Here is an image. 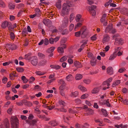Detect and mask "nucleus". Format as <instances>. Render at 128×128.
<instances>
[{"mask_svg": "<svg viewBox=\"0 0 128 128\" xmlns=\"http://www.w3.org/2000/svg\"><path fill=\"white\" fill-rule=\"evenodd\" d=\"M81 32H82L81 34V36L82 38L86 37L88 34V32L86 30V27H84L82 28L80 30V31L78 32H75V36L77 37L79 36L80 34H81Z\"/></svg>", "mask_w": 128, "mask_h": 128, "instance_id": "nucleus-1", "label": "nucleus"}, {"mask_svg": "<svg viewBox=\"0 0 128 128\" xmlns=\"http://www.w3.org/2000/svg\"><path fill=\"white\" fill-rule=\"evenodd\" d=\"M10 122L12 128H18V120L16 118L12 116L10 119Z\"/></svg>", "mask_w": 128, "mask_h": 128, "instance_id": "nucleus-2", "label": "nucleus"}, {"mask_svg": "<svg viewBox=\"0 0 128 128\" xmlns=\"http://www.w3.org/2000/svg\"><path fill=\"white\" fill-rule=\"evenodd\" d=\"M70 10L69 7H66L65 4H63L62 10V15L64 16L65 15H68L69 14Z\"/></svg>", "mask_w": 128, "mask_h": 128, "instance_id": "nucleus-3", "label": "nucleus"}, {"mask_svg": "<svg viewBox=\"0 0 128 128\" xmlns=\"http://www.w3.org/2000/svg\"><path fill=\"white\" fill-rule=\"evenodd\" d=\"M112 27V24H108L106 28L105 32L106 33L109 32L112 34L115 33L116 32V30L115 29L113 28Z\"/></svg>", "mask_w": 128, "mask_h": 128, "instance_id": "nucleus-4", "label": "nucleus"}, {"mask_svg": "<svg viewBox=\"0 0 128 128\" xmlns=\"http://www.w3.org/2000/svg\"><path fill=\"white\" fill-rule=\"evenodd\" d=\"M96 6H92L88 7V10L90 13L93 16H95L96 14Z\"/></svg>", "mask_w": 128, "mask_h": 128, "instance_id": "nucleus-5", "label": "nucleus"}, {"mask_svg": "<svg viewBox=\"0 0 128 128\" xmlns=\"http://www.w3.org/2000/svg\"><path fill=\"white\" fill-rule=\"evenodd\" d=\"M4 125L2 124H0V128H9L10 126V124L7 118H5L4 121Z\"/></svg>", "mask_w": 128, "mask_h": 128, "instance_id": "nucleus-6", "label": "nucleus"}, {"mask_svg": "<svg viewBox=\"0 0 128 128\" xmlns=\"http://www.w3.org/2000/svg\"><path fill=\"white\" fill-rule=\"evenodd\" d=\"M114 44L116 45H122L124 43L122 38H116L115 39Z\"/></svg>", "mask_w": 128, "mask_h": 128, "instance_id": "nucleus-7", "label": "nucleus"}, {"mask_svg": "<svg viewBox=\"0 0 128 128\" xmlns=\"http://www.w3.org/2000/svg\"><path fill=\"white\" fill-rule=\"evenodd\" d=\"M31 63L34 66H36L38 63V59L36 56H35L31 58Z\"/></svg>", "mask_w": 128, "mask_h": 128, "instance_id": "nucleus-8", "label": "nucleus"}, {"mask_svg": "<svg viewBox=\"0 0 128 128\" xmlns=\"http://www.w3.org/2000/svg\"><path fill=\"white\" fill-rule=\"evenodd\" d=\"M106 14H104L103 15L100 19V22L102 23L103 24H106L108 23V21L106 20Z\"/></svg>", "mask_w": 128, "mask_h": 128, "instance_id": "nucleus-9", "label": "nucleus"}, {"mask_svg": "<svg viewBox=\"0 0 128 128\" xmlns=\"http://www.w3.org/2000/svg\"><path fill=\"white\" fill-rule=\"evenodd\" d=\"M81 16L80 14H78L75 17V20L76 22H79L77 24H82L83 23L82 22V20L81 18Z\"/></svg>", "mask_w": 128, "mask_h": 128, "instance_id": "nucleus-10", "label": "nucleus"}, {"mask_svg": "<svg viewBox=\"0 0 128 128\" xmlns=\"http://www.w3.org/2000/svg\"><path fill=\"white\" fill-rule=\"evenodd\" d=\"M121 13L124 15L128 16V9L126 8H122L120 10Z\"/></svg>", "mask_w": 128, "mask_h": 128, "instance_id": "nucleus-11", "label": "nucleus"}, {"mask_svg": "<svg viewBox=\"0 0 128 128\" xmlns=\"http://www.w3.org/2000/svg\"><path fill=\"white\" fill-rule=\"evenodd\" d=\"M65 4L66 7H69L70 8V7H72L73 6V2L72 1L68 0L66 1V3H64L63 4Z\"/></svg>", "mask_w": 128, "mask_h": 128, "instance_id": "nucleus-12", "label": "nucleus"}, {"mask_svg": "<svg viewBox=\"0 0 128 128\" xmlns=\"http://www.w3.org/2000/svg\"><path fill=\"white\" fill-rule=\"evenodd\" d=\"M66 41V39L65 38H62L60 42V44L61 46H63L64 48H66V46L65 43Z\"/></svg>", "mask_w": 128, "mask_h": 128, "instance_id": "nucleus-13", "label": "nucleus"}, {"mask_svg": "<svg viewBox=\"0 0 128 128\" xmlns=\"http://www.w3.org/2000/svg\"><path fill=\"white\" fill-rule=\"evenodd\" d=\"M110 38L108 35L107 34H105L104 36L103 42L104 43L106 42H108Z\"/></svg>", "mask_w": 128, "mask_h": 128, "instance_id": "nucleus-14", "label": "nucleus"}, {"mask_svg": "<svg viewBox=\"0 0 128 128\" xmlns=\"http://www.w3.org/2000/svg\"><path fill=\"white\" fill-rule=\"evenodd\" d=\"M114 126L117 128H127L128 126L126 124L123 125L122 124H121L119 125L115 124Z\"/></svg>", "mask_w": 128, "mask_h": 128, "instance_id": "nucleus-15", "label": "nucleus"}, {"mask_svg": "<svg viewBox=\"0 0 128 128\" xmlns=\"http://www.w3.org/2000/svg\"><path fill=\"white\" fill-rule=\"evenodd\" d=\"M107 73L109 74H113V71L112 68L111 67H108L107 69Z\"/></svg>", "mask_w": 128, "mask_h": 128, "instance_id": "nucleus-16", "label": "nucleus"}, {"mask_svg": "<svg viewBox=\"0 0 128 128\" xmlns=\"http://www.w3.org/2000/svg\"><path fill=\"white\" fill-rule=\"evenodd\" d=\"M100 90L99 87L95 88L93 89L92 91V93L93 94H96Z\"/></svg>", "mask_w": 128, "mask_h": 128, "instance_id": "nucleus-17", "label": "nucleus"}, {"mask_svg": "<svg viewBox=\"0 0 128 128\" xmlns=\"http://www.w3.org/2000/svg\"><path fill=\"white\" fill-rule=\"evenodd\" d=\"M35 14L37 16H39L41 14V11L39 8H37L35 9Z\"/></svg>", "mask_w": 128, "mask_h": 128, "instance_id": "nucleus-18", "label": "nucleus"}, {"mask_svg": "<svg viewBox=\"0 0 128 128\" xmlns=\"http://www.w3.org/2000/svg\"><path fill=\"white\" fill-rule=\"evenodd\" d=\"M42 22L44 24H51L52 23L51 21L48 19H45L43 20Z\"/></svg>", "mask_w": 128, "mask_h": 128, "instance_id": "nucleus-19", "label": "nucleus"}, {"mask_svg": "<svg viewBox=\"0 0 128 128\" xmlns=\"http://www.w3.org/2000/svg\"><path fill=\"white\" fill-rule=\"evenodd\" d=\"M50 66L52 68L55 69L56 70H58L60 68V66L58 65H51Z\"/></svg>", "mask_w": 128, "mask_h": 128, "instance_id": "nucleus-20", "label": "nucleus"}, {"mask_svg": "<svg viewBox=\"0 0 128 128\" xmlns=\"http://www.w3.org/2000/svg\"><path fill=\"white\" fill-rule=\"evenodd\" d=\"M63 46H61V45L58 48V52L60 53H62L64 52V49Z\"/></svg>", "mask_w": 128, "mask_h": 128, "instance_id": "nucleus-21", "label": "nucleus"}, {"mask_svg": "<svg viewBox=\"0 0 128 128\" xmlns=\"http://www.w3.org/2000/svg\"><path fill=\"white\" fill-rule=\"evenodd\" d=\"M16 48V45L13 44H11L9 46V48L10 49L13 50H15Z\"/></svg>", "mask_w": 128, "mask_h": 128, "instance_id": "nucleus-22", "label": "nucleus"}, {"mask_svg": "<svg viewBox=\"0 0 128 128\" xmlns=\"http://www.w3.org/2000/svg\"><path fill=\"white\" fill-rule=\"evenodd\" d=\"M96 60L95 58H93L90 60L91 64L92 66H94L96 64Z\"/></svg>", "mask_w": 128, "mask_h": 128, "instance_id": "nucleus-23", "label": "nucleus"}, {"mask_svg": "<svg viewBox=\"0 0 128 128\" xmlns=\"http://www.w3.org/2000/svg\"><path fill=\"white\" fill-rule=\"evenodd\" d=\"M58 103L62 107H64L66 105V103L63 101L60 100L58 102Z\"/></svg>", "mask_w": 128, "mask_h": 128, "instance_id": "nucleus-24", "label": "nucleus"}, {"mask_svg": "<svg viewBox=\"0 0 128 128\" xmlns=\"http://www.w3.org/2000/svg\"><path fill=\"white\" fill-rule=\"evenodd\" d=\"M56 6L57 8L60 9L61 8V2L60 1H58L56 3Z\"/></svg>", "mask_w": 128, "mask_h": 128, "instance_id": "nucleus-25", "label": "nucleus"}, {"mask_svg": "<svg viewBox=\"0 0 128 128\" xmlns=\"http://www.w3.org/2000/svg\"><path fill=\"white\" fill-rule=\"evenodd\" d=\"M120 80H118L115 81L112 85V87H114L115 86L118 85L120 83Z\"/></svg>", "mask_w": 128, "mask_h": 128, "instance_id": "nucleus-26", "label": "nucleus"}, {"mask_svg": "<svg viewBox=\"0 0 128 128\" xmlns=\"http://www.w3.org/2000/svg\"><path fill=\"white\" fill-rule=\"evenodd\" d=\"M55 48V47H51L48 49L47 52L49 53H52L54 51Z\"/></svg>", "mask_w": 128, "mask_h": 128, "instance_id": "nucleus-27", "label": "nucleus"}, {"mask_svg": "<svg viewBox=\"0 0 128 128\" xmlns=\"http://www.w3.org/2000/svg\"><path fill=\"white\" fill-rule=\"evenodd\" d=\"M82 78V76L80 74H76V80H79L81 79Z\"/></svg>", "mask_w": 128, "mask_h": 128, "instance_id": "nucleus-28", "label": "nucleus"}, {"mask_svg": "<svg viewBox=\"0 0 128 128\" xmlns=\"http://www.w3.org/2000/svg\"><path fill=\"white\" fill-rule=\"evenodd\" d=\"M68 18L67 17L64 18L63 21V24H67L68 21Z\"/></svg>", "mask_w": 128, "mask_h": 128, "instance_id": "nucleus-29", "label": "nucleus"}, {"mask_svg": "<svg viewBox=\"0 0 128 128\" xmlns=\"http://www.w3.org/2000/svg\"><path fill=\"white\" fill-rule=\"evenodd\" d=\"M116 53H114L110 56L109 60H112L114 59L116 57Z\"/></svg>", "mask_w": 128, "mask_h": 128, "instance_id": "nucleus-30", "label": "nucleus"}, {"mask_svg": "<svg viewBox=\"0 0 128 128\" xmlns=\"http://www.w3.org/2000/svg\"><path fill=\"white\" fill-rule=\"evenodd\" d=\"M64 28V24H61L59 26L58 30L59 32H61Z\"/></svg>", "mask_w": 128, "mask_h": 128, "instance_id": "nucleus-31", "label": "nucleus"}, {"mask_svg": "<svg viewBox=\"0 0 128 128\" xmlns=\"http://www.w3.org/2000/svg\"><path fill=\"white\" fill-rule=\"evenodd\" d=\"M46 60H43L41 61L39 63L40 65L44 66L46 64Z\"/></svg>", "mask_w": 128, "mask_h": 128, "instance_id": "nucleus-32", "label": "nucleus"}, {"mask_svg": "<svg viewBox=\"0 0 128 128\" xmlns=\"http://www.w3.org/2000/svg\"><path fill=\"white\" fill-rule=\"evenodd\" d=\"M74 65L76 67H80V63L76 61L74 62Z\"/></svg>", "mask_w": 128, "mask_h": 128, "instance_id": "nucleus-33", "label": "nucleus"}, {"mask_svg": "<svg viewBox=\"0 0 128 128\" xmlns=\"http://www.w3.org/2000/svg\"><path fill=\"white\" fill-rule=\"evenodd\" d=\"M102 104H106L107 106L109 107L110 106V104L109 103L108 100H104Z\"/></svg>", "mask_w": 128, "mask_h": 128, "instance_id": "nucleus-34", "label": "nucleus"}, {"mask_svg": "<svg viewBox=\"0 0 128 128\" xmlns=\"http://www.w3.org/2000/svg\"><path fill=\"white\" fill-rule=\"evenodd\" d=\"M121 99L122 100L121 102H122L123 103L126 105H128V100L125 99L124 100L122 98H121Z\"/></svg>", "mask_w": 128, "mask_h": 128, "instance_id": "nucleus-35", "label": "nucleus"}, {"mask_svg": "<svg viewBox=\"0 0 128 128\" xmlns=\"http://www.w3.org/2000/svg\"><path fill=\"white\" fill-rule=\"evenodd\" d=\"M15 5L12 3H10L8 4V7L10 9L14 10L15 8Z\"/></svg>", "mask_w": 128, "mask_h": 128, "instance_id": "nucleus-36", "label": "nucleus"}, {"mask_svg": "<svg viewBox=\"0 0 128 128\" xmlns=\"http://www.w3.org/2000/svg\"><path fill=\"white\" fill-rule=\"evenodd\" d=\"M50 123L52 126H56L58 124L57 122L55 120L52 121Z\"/></svg>", "mask_w": 128, "mask_h": 128, "instance_id": "nucleus-37", "label": "nucleus"}, {"mask_svg": "<svg viewBox=\"0 0 128 128\" xmlns=\"http://www.w3.org/2000/svg\"><path fill=\"white\" fill-rule=\"evenodd\" d=\"M55 107V106H47V105H45V107L46 108H48L49 110H52V109L54 108Z\"/></svg>", "mask_w": 128, "mask_h": 128, "instance_id": "nucleus-38", "label": "nucleus"}, {"mask_svg": "<svg viewBox=\"0 0 128 128\" xmlns=\"http://www.w3.org/2000/svg\"><path fill=\"white\" fill-rule=\"evenodd\" d=\"M67 56H65L62 58L60 60V61L61 62H62L65 61L67 59Z\"/></svg>", "mask_w": 128, "mask_h": 128, "instance_id": "nucleus-39", "label": "nucleus"}, {"mask_svg": "<svg viewBox=\"0 0 128 128\" xmlns=\"http://www.w3.org/2000/svg\"><path fill=\"white\" fill-rule=\"evenodd\" d=\"M78 92L77 91L72 92L71 94V96L73 97H76L78 95Z\"/></svg>", "mask_w": 128, "mask_h": 128, "instance_id": "nucleus-40", "label": "nucleus"}, {"mask_svg": "<svg viewBox=\"0 0 128 128\" xmlns=\"http://www.w3.org/2000/svg\"><path fill=\"white\" fill-rule=\"evenodd\" d=\"M101 110L104 115L105 116H106L107 115V112L105 109L104 108H102L101 109Z\"/></svg>", "mask_w": 128, "mask_h": 128, "instance_id": "nucleus-41", "label": "nucleus"}, {"mask_svg": "<svg viewBox=\"0 0 128 128\" xmlns=\"http://www.w3.org/2000/svg\"><path fill=\"white\" fill-rule=\"evenodd\" d=\"M75 16L73 13H72L70 16V21L71 22L74 19Z\"/></svg>", "mask_w": 128, "mask_h": 128, "instance_id": "nucleus-42", "label": "nucleus"}, {"mask_svg": "<svg viewBox=\"0 0 128 128\" xmlns=\"http://www.w3.org/2000/svg\"><path fill=\"white\" fill-rule=\"evenodd\" d=\"M78 88L79 89L82 91H85L87 90L85 88L81 86H79Z\"/></svg>", "mask_w": 128, "mask_h": 128, "instance_id": "nucleus-43", "label": "nucleus"}, {"mask_svg": "<svg viewBox=\"0 0 128 128\" xmlns=\"http://www.w3.org/2000/svg\"><path fill=\"white\" fill-rule=\"evenodd\" d=\"M95 122L98 123V125L100 126L103 125L102 122L100 121V120H95Z\"/></svg>", "mask_w": 128, "mask_h": 128, "instance_id": "nucleus-44", "label": "nucleus"}, {"mask_svg": "<svg viewBox=\"0 0 128 128\" xmlns=\"http://www.w3.org/2000/svg\"><path fill=\"white\" fill-rule=\"evenodd\" d=\"M86 112L90 114H92L93 113V111L92 109L88 108L87 109Z\"/></svg>", "mask_w": 128, "mask_h": 128, "instance_id": "nucleus-45", "label": "nucleus"}, {"mask_svg": "<svg viewBox=\"0 0 128 128\" xmlns=\"http://www.w3.org/2000/svg\"><path fill=\"white\" fill-rule=\"evenodd\" d=\"M24 4H20L17 5L16 7V8L18 9L22 8L24 7Z\"/></svg>", "mask_w": 128, "mask_h": 128, "instance_id": "nucleus-46", "label": "nucleus"}, {"mask_svg": "<svg viewBox=\"0 0 128 128\" xmlns=\"http://www.w3.org/2000/svg\"><path fill=\"white\" fill-rule=\"evenodd\" d=\"M5 6V4L4 2L2 0H0V7L4 8Z\"/></svg>", "mask_w": 128, "mask_h": 128, "instance_id": "nucleus-47", "label": "nucleus"}, {"mask_svg": "<svg viewBox=\"0 0 128 128\" xmlns=\"http://www.w3.org/2000/svg\"><path fill=\"white\" fill-rule=\"evenodd\" d=\"M89 95L88 94H85L82 95L81 97V98L84 99L88 98Z\"/></svg>", "mask_w": 128, "mask_h": 128, "instance_id": "nucleus-48", "label": "nucleus"}, {"mask_svg": "<svg viewBox=\"0 0 128 128\" xmlns=\"http://www.w3.org/2000/svg\"><path fill=\"white\" fill-rule=\"evenodd\" d=\"M84 82L86 84H88L90 82V80L89 79H85L84 80Z\"/></svg>", "mask_w": 128, "mask_h": 128, "instance_id": "nucleus-49", "label": "nucleus"}, {"mask_svg": "<svg viewBox=\"0 0 128 128\" xmlns=\"http://www.w3.org/2000/svg\"><path fill=\"white\" fill-rule=\"evenodd\" d=\"M16 70L17 71L20 72H22L24 70V69L20 68H16Z\"/></svg>", "mask_w": 128, "mask_h": 128, "instance_id": "nucleus-50", "label": "nucleus"}, {"mask_svg": "<svg viewBox=\"0 0 128 128\" xmlns=\"http://www.w3.org/2000/svg\"><path fill=\"white\" fill-rule=\"evenodd\" d=\"M63 118L65 122H67V121L69 120V118L65 116H64L63 117Z\"/></svg>", "mask_w": 128, "mask_h": 128, "instance_id": "nucleus-51", "label": "nucleus"}, {"mask_svg": "<svg viewBox=\"0 0 128 128\" xmlns=\"http://www.w3.org/2000/svg\"><path fill=\"white\" fill-rule=\"evenodd\" d=\"M24 10H20L17 16L18 17L22 15L23 12Z\"/></svg>", "mask_w": 128, "mask_h": 128, "instance_id": "nucleus-52", "label": "nucleus"}, {"mask_svg": "<svg viewBox=\"0 0 128 128\" xmlns=\"http://www.w3.org/2000/svg\"><path fill=\"white\" fill-rule=\"evenodd\" d=\"M88 57L92 59L93 58H95L93 56L92 54L91 53H88Z\"/></svg>", "mask_w": 128, "mask_h": 128, "instance_id": "nucleus-53", "label": "nucleus"}, {"mask_svg": "<svg viewBox=\"0 0 128 128\" xmlns=\"http://www.w3.org/2000/svg\"><path fill=\"white\" fill-rule=\"evenodd\" d=\"M72 78V76L71 74H70L66 77V79L68 81H69Z\"/></svg>", "mask_w": 128, "mask_h": 128, "instance_id": "nucleus-54", "label": "nucleus"}, {"mask_svg": "<svg viewBox=\"0 0 128 128\" xmlns=\"http://www.w3.org/2000/svg\"><path fill=\"white\" fill-rule=\"evenodd\" d=\"M44 44L46 45H47L49 44V40H48L47 38H45L44 40Z\"/></svg>", "mask_w": 128, "mask_h": 128, "instance_id": "nucleus-55", "label": "nucleus"}, {"mask_svg": "<svg viewBox=\"0 0 128 128\" xmlns=\"http://www.w3.org/2000/svg\"><path fill=\"white\" fill-rule=\"evenodd\" d=\"M10 37L11 38L12 40L14 38L15 36L14 33L12 32H11L10 33Z\"/></svg>", "mask_w": 128, "mask_h": 128, "instance_id": "nucleus-56", "label": "nucleus"}, {"mask_svg": "<svg viewBox=\"0 0 128 128\" xmlns=\"http://www.w3.org/2000/svg\"><path fill=\"white\" fill-rule=\"evenodd\" d=\"M65 84L61 85L59 87L60 90H63L65 89Z\"/></svg>", "mask_w": 128, "mask_h": 128, "instance_id": "nucleus-57", "label": "nucleus"}, {"mask_svg": "<svg viewBox=\"0 0 128 128\" xmlns=\"http://www.w3.org/2000/svg\"><path fill=\"white\" fill-rule=\"evenodd\" d=\"M82 125L78 123L76 124H75V127L76 128H82Z\"/></svg>", "mask_w": 128, "mask_h": 128, "instance_id": "nucleus-58", "label": "nucleus"}, {"mask_svg": "<svg viewBox=\"0 0 128 128\" xmlns=\"http://www.w3.org/2000/svg\"><path fill=\"white\" fill-rule=\"evenodd\" d=\"M40 106H36V108L34 110L36 111L38 113L40 114V111L38 109L39 108V107Z\"/></svg>", "mask_w": 128, "mask_h": 128, "instance_id": "nucleus-59", "label": "nucleus"}, {"mask_svg": "<svg viewBox=\"0 0 128 128\" xmlns=\"http://www.w3.org/2000/svg\"><path fill=\"white\" fill-rule=\"evenodd\" d=\"M89 126L88 124L86 123L84 124V125H82V128H88Z\"/></svg>", "mask_w": 128, "mask_h": 128, "instance_id": "nucleus-60", "label": "nucleus"}, {"mask_svg": "<svg viewBox=\"0 0 128 128\" xmlns=\"http://www.w3.org/2000/svg\"><path fill=\"white\" fill-rule=\"evenodd\" d=\"M58 83L62 85L65 84L64 82L62 79H61L58 82Z\"/></svg>", "mask_w": 128, "mask_h": 128, "instance_id": "nucleus-61", "label": "nucleus"}, {"mask_svg": "<svg viewBox=\"0 0 128 128\" xmlns=\"http://www.w3.org/2000/svg\"><path fill=\"white\" fill-rule=\"evenodd\" d=\"M38 56L40 57L44 58L45 56L44 54L41 53H38Z\"/></svg>", "mask_w": 128, "mask_h": 128, "instance_id": "nucleus-62", "label": "nucleus"}, {"mask_svg": "<svg viewBox=\"0 0 128 128\" xmlns=\"http://www.w3.org/2000/svg\"><path fill=\"white\" fill-rule=\"evenodd\" d=\"M7 112L9 114H12V110L11 108H9L7 110Z\"/></svg>", "mask_w": 128, "mask_h": 128, "instance_id": "nucleus-63", "label": "nucleus"}, {"mask_svg": "<svg viewBox=\"0 0 128 128\" xmlns=\"http://www.w3.org/2000/svg\"><path fill=\"white\" fill-rule=\"evenodd\" d=\"M35 79V78L33 76L31 77L29 80V83H31L32 82L34 81Z\"/></svg>", "mask_w": 128, "mask_h": 128, "instance_id": "nucleus-64", "label": "nucleus"}]
</instances>
